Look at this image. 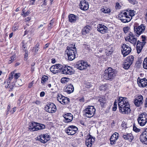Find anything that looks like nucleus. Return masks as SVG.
<instances>
[{
    "mask_svg": "<svg viewBox=\"0 0 147 147\" xmlns=\"http://www.w3.org/2000/svg\"><path fill=\"white\" fill-rule=\"evenodd\" d=\"M74 46L75 45H69L67 47V50L66 51L68 59L70 61L73 60L75 57L76 51V48Z\"/></svg>",
    "mask_w": 147,
    "mask_h": 147,
    "instance_id": "obj_1",
    "label": "nucleus"
},
{
    "mask_svg": "<svg viewBox=\"0 0 147 147\" xmlns=\"http://www.w3.org/2000/svg\"><path fill=\"white\" fill-rule=\"evenodd\" d=\"M116 74L114 70L111 67H109L105 71L102 76L106 80H112L115 77Z\"/></svg>",
    "mask_w": 147,
    "mask_h": 147,
    "instance_id": "obj_2",
    "label": "nucleus"
},
{
    "mask_svg": "<svg viewBox=\"0 0 147 147\" xmlns=\"http://www.w3.org/2000/svg\"><path fill=\"white\" fill-rule=\"evenodd\" d=\"M96 111V109L94 106H88L87 108L84 110L83 115L85 117H91L94 116Z\"/></svg>",
    "mask_w": 147,
    "mask_h": 147,
    "instance_id": "obj_3",
    "label": "nucleus"
},
{
    "mask_svg": "<svg viewBox=\"0 0 147 147\" xmlns=\"http://www.w3.org/2000/svg\"><path fill=\"white\" fill-rule=\"evenodd\" d=\"M138 121L139 125L142 126L145 125L147 122V114L142 113L138 115Z\"/></svg>",
    "mask_w": 147,
    "mask_h": 147,
    "instance_id": "obj_4",
    "label": "nucleus"
},
{
    "mask_svg": "<svg viewBox=\"0 0 147 147\" xmlns=\"http://www.w3.org/2000/svg\"><path fill=\"white\" fill-rule=\"evenodd\" d=\"M118 18L122 22L125 23L129 22L131 19V17H129L127 12L125 11L121 12L119 14Z\"/></svg>",
    "mask_w": 147,
    "mask_h": 147,
    "instance_id": "obj_5",
    "label": "nucleus"
},
{
    "mask_svg": "<svg viewBox=\"0 0 147 147\" xmlns=\"http://www.w3.org/2000/svg\"><path fill=\"white\" fill-rule=\"evenodd\" d=\"M146 26L144 24L140 26L134 25V30L135 34L137 36H139L143 33L145 31Z\"/></svg>",
    "mask_w": 147,
    "mask_h": 147,
    "instance_id": "obj_6",
    "label": "nucleus"
},
{
    "mask_svg": "<svg viewBox=\"0 0 147 147\" xmlns=\"http://www.w3.org/2000/svg\"><path fill=\"white\" fill-rule=\"evenodd\" d=\"M125 39L126 41L129 42L134 46L136 44L137 42V37L131 32H129L128 35L125 38Z\"/></svg>",
    "mask_w": 147,
    "mask_h": 147,
    "instance_id": "obj_7",
    "label": "nucleus"
},
{
    "mask_svg": "<svg viewBox=\"0 0 147 147\" xmlns=\"http://www.w3.org/2000/svg\"><path fill=\"white\" fill-rule=\"evenodd\" d=\"M121 53L124 57H125L128 55L131 52V49L130 47L128 45L123 44L121 47Z\"/></svg>",
    "mask_w": 147,
    "mask_h": 147,
    "instance_id": "obj_8",
    "label": "nucleus"
},
{
    "mask_svg": "<svg viewBox=\"0 0 147 147\" xmlns=\"http://www.w3.org/2000/svg\"><path fill=\"white\" fill-rule=\"evenodd\" d=\"M45 110L49 113H53L56 111V107L53 103H51L46 105L45 107Z\"/></svg>",
    "mask_w": 147,
    "mask_h": 147,
    "instance_id": "obj_9",
    "label": "nucleus"
},
{
    "mask_svg": "<svg viewBox=\"0 0 147 147\" xmlns=\"http://www.w3.org/2000/svg\"><path fill=\"white\" fill-rule=\"evenodd\" d=\"M88 65L86 62L81 60L78 61L75 65V67L78 69L82 70L85 69L87 67Z\"/></svg>",
    "mask_w": 147,
    "mask_h": 147,
    "instance_id": "obj_10",
    "label": "nucleus"
},
{
    "mask_svg": "<svg viewBox=\"0 0 147 147\" xmlns=\"http://www.w3.org/2000/svg\"><path fill=\"white\" fill-rule=\"evenodd\" d=\"M78 129V128L76 127L74 125H70L65 130V131L68 135H73L76 133Z\"/></svg>",
    "mask_w": 147,
    "mask_h": 147,
    "instance_id": "obj_11",
    "label": "nucleus"
},
{
    "mask_svg": "<svg viewBox=\"0 0 147 147\" xmlns=\"http://www.w3.org/2000/svg\"><path fill=\"white\" fill-rule=\"evenodd\" d=\"M61 69V71L62 74L66 75H71L73 73L72 69L71 67L68 66H63L62 65Z\"/></svg>",
    "mask_w": 147,
    "mask_h": 147,
    "instance_id": "obj_12",
    "label": "nucleus"
},
{
    "mask_svg": "<svg viewBox=\"0 0 147 147\" xmlns=\"http://www.w3.org/2000/svg\"><path fill=\"white\" fill-rule=\"evenodd\" d=\"M57 100L62 105H65L69 102V99L67 97H65L61 94L58 95Z\"/></svg>",
    "mask_w": 147,
    "mask_h": 147,
    "instance_id": "obj_13",
    "label": "nucleus"
},
{
    "mask_svg": "<svg viewBox=\"0 0 147 147\" xmlns=\"http://www.w3.org/2000/svg\"><path fill=\"white\" fill-rule=\"evenodd\" d=\"M140 139L142 143L147 144V128L145 129L140 135Z\"/></svg>",
    "mask_w": 147,
    "mask_h": 147,
    "instance_id": "obj_14",
    "label": "nucleus"
},
{
    "mask_svg": "<svg viewBox=\"0 0 147 147\" xmlns=\"http://www.w3.org/2000/svg\"><path fill=\"white\" fill-rule=\"evenodd\" d=\"M118 105L119 108L129 105L127 99L126 98L120 97L119 98Z\"/></svg>",
    "mask_w": 147,
    "mask_h": 147,
    "instance_id": "obj_15",
    "label": "nucleus"
},
{
    "mask_svg": "<svg viewBox=\"0 0 147 147\" xmlns=\"http://www.w3.org/2000/svg\"><path fill=\"white\" fill-rule=\"evenodd\" d=\"M61 65L59 64H57L51 67L50 70L53 73L55 74L61 71Z\"/></svg>",
    "mask_w": 147,
    "mask_h": 147,
    "instance_id": "obj_16",
    "label": "nucleus"
},
{
    "mask_svg": "<svg viewBox=\"0 0 147 147\" xmlns=\"http://www.w3.org/2000/svg\"><path fill=\"white\" fill-rule=\"evenodd\" d=\"M143 100V96L141 95H140L137 96L136 99L134 100V102L136 106L139 107L142 104Z\"/></svg>",
    "mask_w": 147,
    "mask_h": 147,
    "instance_id": "obj_17",
    "label": "nucleus"
},
{
    "mask_svg": "<svg viewBox=\"0 0 147 147\" xmlns=\"http://www.w3.org/2000/svg\"><path fill=\"white\" fill-rule=\"evenodd\" d=\"M85 144L87 147H91L92 144L94 142L95 140L92 138L90 135L87 136Z\"/></svg>",
    "mask_w": 147,
    "mask_h": 147,
    "instance_id": "obj_18",
    "label": "nucleus"
},
{
    "mask_svg": "<svg viewBox=\"0 0 147 147\" xmlns=\"http://www.w3.org/2000/svg\"><path fill=\"white\" fill-rule=\"evenodd\" d=\"M65 119L63 121L65 123H69L71 121L73 118V115L71 113H67L63 115Z\"/></svg>",
    "mask_w": 147,
    "mask_h": 147,
    "instance_id": "obj_19",
    "label": "nucleus"
},
{
    "mask_svg": "<svg viewBox=\"0 0 147 147\" xmlns=\"http://www.w3.org/2000/svg\"><path fill=\"white\" fill-rule=\"evenodd\" d=\"M108 28L102 24H99L98 25L97 29L102 34L106 33Z\"/></svg>",
    "mask_w": 147,
    "mask_h": 147,
    "instance_id": "obj_20",
    "label": "nucleus"
},
{
    "mask_svg": "<svg viewBox=\"0 0 147 147\" xmlns=\"http://www.w3.org/2000/svg\"><path fill=\"white\" fill-rule=\"evenodd\" d=\"M119 111L122 114H128L131 111L129 105L126 106H124L121 107V108H119Z\"/></svg>",
    "mask_w": 147,
    "mask_h": 147,
    "instance_id": "obj_21",
    "label": "nucleus"
},
{
    "mask_svg": "<svg viewBox=\"0 0 147 147\" xmlns=\"http://www.w3.org/2000/svg\"><path fill=\"white\" fill-rule=\"evenodd\" d=\"M80 9L84 10H87L88 8V4L85 0H80Z\"/></svg>",
    "mask_w": 147,
    "mask_h": 147,
    "instance_id": "obj_22",
    "label": "nucleus"
},
{
    "mask_svg": "<svg viewBox=\"0 0 147 147\" xmlns=\"http://www.w3.org/2000/svg\"><path fill=\"white\" fill-rule=\"evenodd\" d=\"M137 83L139 87H144L147 86V80L144 78L141 79H138Z\"/></svg>",
    "mask_w": 147,
    "mask_h": 147,
    "instance_id": "obj_23",
    "label": "nucleus"
},
{
    "mask_svg": "<svg viewBox=\"0 0 147 147\" xmlns=\"http://www.w3.org/2000/svg\"><path fill=\"white\" fill-rule=\"evenodd\" d=\"M64 90L68 94H70L74 91V87L71 84L69 85L64 89Z\"/></svg>",
    "mask_w": 147,
    "mask_h": 147,
    "instance_id": "obj_24",
    "label": "nucleus"
},
{
    "mask_svg": "<svg viewBox=\"0 0 147 147\" xmlns=\"http://www.w3.org/2000/svg\"><path fill=\"white\" fill-rule=\"evenodd\" d=\"M69 21L71 22H75L78 20V17L73 14H71L69 16Z\"/></svg>",
    "mask_w": 147,
    "mask_h": 147,
    "instance_id": "obj_25",
    "label": "nucleus"
},
{
    "mask_svg": "<svg viewBox=\"0 0 147 147\" xmlns=\"http://www.w3.org/2000/svg\"><path fill=\"white\" fill-rule=\"evenodd\" d=\"M122 136L125 139L128 140L129 141H131L133 139V136L131 134L124 133Z\"/></svg>",
    "mask_w": 147,
    "mask_h": 147,
    "instance_id": "obj_26",
    "label": "nucleus"
},
{
    "mask_svg": "<svg viewBox=\"0 0 147 147\" xmlns=\"http://www.w3.org/2000/svg\"><path fill=\"white\" fill-rule=\"evenodd\" d=\"M36 122H35L30 123H29V128L30 131H36Z\"/></svg>",
    "mask_w": 147,
    "mask_h": 147,
    "instance_id": "obj_27",
    "label": "nucleus"
},
{
    "mask_svg": "<svg viewBox=\"0 0 147 147\" xmlns=\"http://www.w3.org/2000/svg\"><path fill=\"white\" fill-rule=\"evenodd\" d=\"M90 26H85L83 28L82 30V34L85 35L89 32L90 30Z\"/></svg>",
    "mask_w": 147,
    "mask_h": 147,
    "instance_id": "obj_28",
    "label": "nucleus"
},
{
    "mask_svg": "<svg viewBox=\"0 0 147 147\" xmlns=\"http://www.w3.org/2000/svg\"><path fill=\"white\" fill-rule=\"evenodd\" d=\"M36 131H37L39 129H43L45 128V126L44 125L38 123H36Z\"/></svg>",
    "mask_w": 147,
    "mask_h": 147,
    "instance_id": "obj_29",
    "label": "nucleus"
},
{
    "mask_svg": "<svg viewBox=\"0 0 147 147\" xmlns=\"http://www.w3.org/2000/svg\"><path fill=\"white\" fill-rule=\"evenodd\" d=\"M98 101L100 102V104L101 106L102 107H104L106 103V101L105 99L100 97L99 98Z\"/></svg>",
    "mask_w": 147,
    "mask_h": 147,
    "instance_id": "obj_30",
    "label": "nucleus"
},
{
    "mask_svg": "<svg viewBox=\"0 0 147 147\" xmlns=\"http://www.w3.org/2000/svg\"><path fill=\"white\" fill-rule=\"evenodd\" d=\"M134 59V57L133 56L131 55L127 57L125 61L129 62V63L131 64L133 62Z\"/></svg>",
    "mask_w": 147,
    "mask_h": 147,
    "instance_id": "obj_31",
    "label": "nucleus"
},
{
    "mask_svg": "<svg viewBox=\"0 0 147 147\" xmlns=\"http://www.w3.org/2000/svg\"><path fill=\"white\" fill-rule=\"evenodd\" d=\"M106 51L109 54H111L113 51V49L111 46H109L106 48Z\"/></svg>",
    "mask_w": 147,
    "mask_h": 147,
    "instance_id": "obj_32",
    "label": "nucleus"
},
{
    "mask_svg": "<svg viewBox=\"0 0 147 147\" xmlns=\"http://www.w3.org/2000/svg\"><path fill=\"white\" fill-rule=\"evenodd\" d=\"M38 138V140L42 143H45L47 142V140H45L43 134L39 136V138Z\"/></svg>",
    "mask_w": 147,
    "mask_h": 147,
    "instance_id": "obj_33",
    "label": "nucleus"
},
{
    "mask_svg": "<svg viewBox=\"0 0 147 147\" xmlns=\"http://www.w3.org/2000/svg\"><path fill=\"white\" fill-rule=\"evenodd\" d=\"M131 64L125 61L123 64V67L125 69H128Z\"/></svg>",
    "mask_w": 147,
    "mask_h": 147,
    "instance_id": "obj_34",
    "label": "nucleus"
},
{
    "mask_svg": "<svg viewBox=\"0 0 147 147\" xmlns=\"http://www.w3.org/2000/svg\"><path fill=\"white\" fill-rule=\"evenodd\" d=\"M69 80V79L68 78H63L61 80V82L63 84L65 83Z\"/></svg>",
    "mask_w": 147,
    "mask_h": 147,
    "instance_id": "obj_35",
    "label": "nucleus"
},
{
    "mask_svg": "<svg viewBox=\"0 0 147 147\" xmlns=\"http://www.w3.org/2000/svg\"><path fill=\"white\" fill-rule=\"evenodd\" d=\"M48 80V77L45 76H44L42 78L41 82L42 84H44Z\"/></svg>",
    "mask_w": 147,
    "mask_h": 147,
    "instance_id": "obj_36",
    "label": "nucleus"
},
{
    "mask_svg": "<svg viewBox=\"0 0 147 147\" xmlns=\"http://www.w3.org/2000/svg\"><path fill=\"white\" fill-rule=\"evenodd\" d=\"M22 49L24 50L25 51H27V48H26V43L25 42V41H23L22 42Z\"/></svg>",
    "mask_w": 147,
    "mask_h": 147,
    "instance_id": "obj_37",
    "label": "nucleus"
},
{
    "mask_svg": "<svg viewBox=\"0 0 147 147\" xmlns=\"http://www.w3.org/2000/svg\"><path fill=\"white\" fill-rule=\"evenodd\" d=\"M127 15H128L129 17H132L134 16L135 14V12L134 10H129V11H128L127 12Z\"/></svg>",
    "mask_w": 147,
    "mask_h": 147,
    "instance_id": "obj_38",
    "label": "nucleus"
},
{
    "mask_svg": "<svg viewBox=\"0 0 147 147\" xmlns=\"http://www.w3.org/2000/svg\"><path fill=\"white\" fill-rule=\"evenodd\" d=\"M118 133L115 132L112 135L110 138H113L115 140H117L118 138Z\"/></svg>",
    "mask_w": 147,
    "mask_h": 147,
    "instance_id": "obj_39",
    "label": "nucleus"
},
{
    "mask_svg": "<svg viewBox=\"0 0 147 147\" xmlns=\"http://www.w3.org/2000/svg\"><path fill=\"white\" fill-rule=\"evenodd\" d=\"M143 67L145 69H147V58H146L143 62Z\"/></svg>",
    "mask_w": 147,
    "mask_h": 147,
    "instance_id": "obj_40",
    "label": "nucleus"
},
{
    "mask_svg": "<svg viewBox=\"0 0 147 147\" xmlns=\"http://www.w3.org/2000/svg\"><path fill=\"white\" fill-rule=\"evenodd\" d=\"M102 12H103L104 13H109L110 12V10L109 9L107 8L105 9L104 8H102L101 9Z\"/></svg>",
    "mask_w": 147,
    "mask_h": 147,
    "instance_id": "obj_41",
    "label": "nucleus"
},
{
    "mask_svg": "<svg viewBox=\"0 0 147 147\" xmlns=\"http://www.w3.org/2000/svg\"><path fill=\"white\" fill-rule=\"evenodd\" d=\"M140 45H138V44L137 45L136 49L138 53H139L141 52L142 48V46H140Z\"/></svg>",
    "mask_w": 147,
    "mask_h": 147,
    "instance_id": "obj_42",
    "label": "nucleus"
},
{
    "mask_svg": "<svg viewBox=\"0 0 147 147\" xmlns=\"http://www.w3.org/2000/svg\"><path fill=\"white\" fill-rule=\"evenodd\" d=\"M39 44L38 43H37L35 46L34 48V49H35V52L36 53L38 52V51L39 49Z\"/></svg>",
    "mask_w": 147,
    "mask_h": 147,
    "instance_id": "obj_43",
    "label": "nucleus"
},
{
    "mask_svg": "<svg viewBox=\"0 0 147 147\" xmlns=\"http://www.w3.org/2000/svg\"><path fill=\"white\" fill-rule=\"evenodd\" d=\"M10 82H6L5 81L4 82V85L5 86L6 88H8L10 87V86H9L10 84Z\"/></svg>",
    "mask_w": 147,
    "mask_h": 147,
    "instance_id": "obj_44",
    "label": "nucleus"
},
{
    "mask_svg": "<svg viewBox=\"0 0 147 147\" xmlns=\"http://www.w3.org/2000/svg\"><path fill=\"white\" fill-rule=\"evenodd\" d=\"M117 103L115 101L113 107L112 108V110L113 111H115L117 109Z\"/></svg>",
    "mask_w": 147,
    "mask_h": 147,
    "instance_id": "obj_45",
    "label": "nucleus"
},
{
    "mask_svg": "<svg viewBox=\"0 0 147 147\" xmlns=\"http://www.w3.org/2000/svg\"><path fill=\"white\" fill-rule=\"evenodd\" d=\"M117 140H115L113 138H110V144L111 145L115 144L116 143V141Z\"/></svg>",
    "mask_w": 147,
    "mask_h": 147,
    "instance_id": "obj_46",
    "label": "nucleus"
},
{
    "mask_svg": "<svg viewBox=\"0 0 147 147\" xmlns=\"http://www.w3.org/2000/svg\"><path fill=\"white\" fill-rule=\"evenodd\" d=\"M45 140H47V142L50 139V137L49 135L47 134H43Z\"/></svg>",
    "mask_w": 147,
    "mask_h": 147,
    "instance_id": "obj_47",
    "label": "nucleus"
},
{
    "mask_svg": "<svg viewBox=\"0 0 147 147\" xmlns=\"http://www.w3.org/2000/svg\"><path fill=\"white\" fill-rule=\"evenodd\" d=\"M133 130L136 132H138L140 131V129L137 128L135 126H134L133 127Z\"/></svg>",
    "mask_w": 147,
    "mask_h": 147,
    "instance_id": "obj_48",
    "label": "nucleus"
},
{
    "mask_svg": "<svg viewBox=\"0 0 147 147\" xmlns=\"http://www.w3.org/2000/svg\"><path fill=\"white\" fill-rule=\"evenodd\" d=\"M14 74L13 72H11L10 73L9 75V80L11 81L13 78V76Z\"/></svg>",
    "mask_w": 147,
    "mask_h": 147,
    "instance_id": "obj_49",
    "label": "nucleus"
},
{
    "mask_svg": "<svg viewBox=\"0 0 147 147\" xmlns=\"http://www.w3.org/2000/svg\"><path fill=\"white\" fill-rule=\"evenodd\" d=\"M10 105H9L7 108V111L6 114L7 115L9 113V111L10 110Z\"/></svg>",
    "mask_w": 147,
    "mask_h": 147,
    "instance_id": "obj_50",
    "label": "nucleus"
},
{
    "mask_svg": "<svg viewBox=\"0 0 147 147\" xmlns=\"http://www.w3.org/2000/svg\"><path fill=\"white\" fill-rule=\"evenodd\" d=\"M20 74L19 73H17L15 74L14 76V78L15 79H17L20 76Z\"/></svg>",
    "mask_w": 147,
    "mask_h": 147,
    "instance_id": "obj_51",
    "label": "nucleus"
},
{
    "mask_svg": "<svg viewBox=\"0 0 147 147\" xmlns=\"http://www.w3.org/2000/svg\"><path fill=\"white\" fill-rule=\"evenodd\" d=\"M123 30L124 33H127L129 30V28L128 27H124Z\"/></svg>",
    "mask_w": 147,
    "mask_h": 147,
    "instance_id": "obj_52",
    "label": "nucleus"
},
{
    "mask_svg": "<svg viewBox=\"0 0 147 147\" xmlns=\"http://www.w3.org/2000/svg\"><path fill=\"white\" fill-rule=\"evenodd\" d=\"M129 2L132 4L134 5L137 3L136 1L135 0H128Z\"/></svg>",
    "mask_w": 147,
    "mask_h": 147,
    "instance_id": "obj_53",
    "label": "nucleus"
},
{
    "mask_svg": "<svg viewBox=\"0 0 147 147\" xmlns=\"http://www.w3.org/2000/svg\"><path fill=\"white\" fill-rule=\"evenodd\" d=\"M121 6L120 5L119 3H116V5L115 6V8L117 9H120L121 8Z\"/></svg>",
    "mask_w": 147,
    "mask_h": 147,
    "instance_id": "obj_54",
    "label": "nucleus"
},
{
    "mask_svg": "<svg viewBox=\"0 0 147 147\" xmlns=\"http://www.w3.org/2000/svg\"><path fill=\"white\" fill-rule=\"evenodd\" d=\"M15 57L14 56H12L11 57V60H10L9 62V63H11L13 61L14 59L15 58Z\"/></svg>",
    "mask_w": 147,
    "mask_h": 147,
    "instance_id": "obj_55",
    "label": "nucleus"
},
{
    "mask_svg": "<svg viewBox=\"0 0 147 147\" xmlns=\"http://www.w3.org/2000/svg\"><path fill=\"white\" fill-rule=\"evenodd\" d=\"M16 107H14L13 108V111H10V112L11 113V114H13L16 111Z\"/></svg>",
    "mask_w": 147,
    "mask_h": 147,
    "instance_id": "obj_56",
    "label": "nucleus"
},
{
    "mask_svg": "<svg viewBox=\"0 0 147 147\" xmlns=\"http://www.w3.org/2000/svg\"><path fill=\"white\" fill-rule=\"evenodd\" d=\"M78 100L80 102H84V98L83 97L81 98H79Z\"/></svg>",
    "mask_w": 147,
    "mask_h": 147,
    "instance_id": "obj_57",
    "label": "nucleus"
},
{
    "mask_svg": "<svg viewBox=\"0 0 147 147\" xmlns=\"http://www.w3.org/2000/svg\"><path fill=\"white\" fill-rule=\"evenodd\" d=\"M45 95V92H42L40 94V96L41 97H43Z\"/></svg>",
    "mask_w": 147,
    "mask_h": 147,
    "instance_id": "obj_58",
    "label": "nucleus"
},
{
    "mask_svg": "<svg viewBox=\"0 0 147 147\" xmlns=\"http://www.w3.org/2000/svg\"><path fill=\"white\" fill-rule=\"evenodd\" d=\"M91 86V85L90 83H87L86 84V87L87 88H89Z\"/></svg>",
    "mask_w": 147,
    "mask_h": 147,
    "instance_id": "obj_59",
    "label": "nucleus"
},
{
    "mask_svg": "<svg viewBox=\"0 0 147 147\" xmlns=\"http://www.w3.org/2000/svg\"><path fill=\"white\" fill-rule=\"evenodd\" d=\"M25 53V58L27 57L28 56V51H26Z\"/></svg>",
    "mask_w": 147,
    "mask_h": 147,
    "instance_id": "obj_60",
    "label": "nucleus"
},
{
    "mask_svg": "<svg viewBox=\"0 0 147 147\" xmlns=\"http://www.w3.org/2000/svg\"><path fill=\"white\" fill-rule=\"evenodd\" d=\"M35 103L37 105H39L40 104V102L39 100H37L35 102Z\"/></svg>",
    "mask_w": 147,
    "mask_h": 147,
    "instance_id": "obj_61",
    "label": "nucleus"
},
{
    "mask_svg": "<svg viewBox=\"0 0 147 147\" xmlns=\"http://www.w3.org/2000/svg\"><path fill=\"white\" fill-rule=\"evenodd\" d=\"M30 5H34L35 3V2L33 1H31V0H30Z\"/></svg>",
    "mask_w": 147,
    "mask_h": 147,
    "instance_id": "obj_62",
    "label": "nucleus"
},
{
    "mask_svg": "<svg viewBox=\"0 0 147 147\" xmlns=\"http://www.w3.org/2000/svg\"><path fill=\"white\" fill-rule=\"evenodd\" d=\"M33 84V82H32L28 86V87L29 88H31Z\"/></svg>",
    "mask_w": 147,
    "mask_h": 147,
    "instance_id": "obj_63",
    "label": "nucleus"
},
{
    "mask_svg": "<svg viewBox=\"0 0 147 147\" xmlns=\"http://www.w3.org/2000/svg\"><path fill=\"white\" fill-rule=\"evenodd\" d=\"M30 20V18L29 17H27L25 19L26 21H29Z\"/></svg>",
    "mask_w": 147,
    "mask_h": 147,
    "instance_id": "obj_64",
    "label": "nucleus"
}]
</instances>
